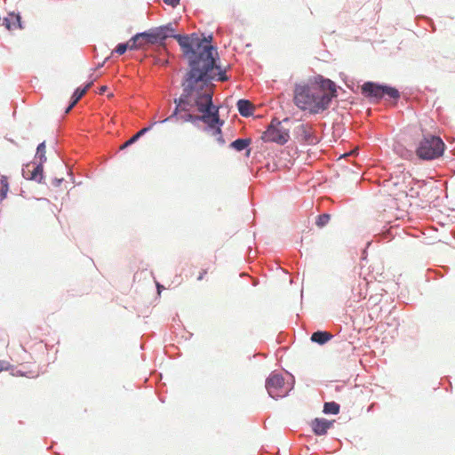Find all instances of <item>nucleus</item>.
<instances>
[{"label":"nucleus","mask_w":455,"mask_h":455,"mask_svg":"<svg viewBox=\"0 0 455 455\" xmlns=\"http://www.w3.org/2000/svg\"><path fill=\"white\" fill-rule=\"evenodd\" d=\"M229 80L220 55L213 57L211 50L204 51L196 64L188 68L181 77L182 92L173 99L172 116L178 115L182 107L185 109L188 106H218L213 100L214 82Z\"/></svg>","instance_id":"obj_1"},{"label":"nucleus","mask_w":455,"mask_h":455,"mask_svg":"<svg viewBox=\"0 0 455 455\" xmlns=\"http://www.w3.org/2000/svg\"><path fill=\"white\" fill-rule=\"evenodd\" d=\"M180 113L172 116V113L160 123L171 122L172 120H180L182 123H190L194 127L202 129L206 132H211L216 137V141L223 146L226 140L222 134V127L225 124L220 118V106H188L183 109L180 108Z\"/></svg>","instance_id":"obj_2"},{"label":"nucleus","mask_w":455,"mask_h":455,"mask_svg":"<svg viewBox=\"0 0 455 455\" xmlns=\"http://www.w3.org/2000/svg\"><path fill=\"white\" fill-rule=\"evenodd\" d=\"M293 102L302 111L310 115L321 114L328 110L332 103L325 92L313 88L309 84L296 83L293 90Z\"/></svg>","instance_id":"obj_3"},{"label":"nucleus","mask_w":455,"mask_h":455,"mask_svg":"<svg viewBox=\"0 0 455 455\" xmlns=\"http://www.w3.org/2000/svg\"><path fill=\"white\" fill-rule=\"evenodd\" d=\"M187 45L183 46V57L188 61V68L196 64L200 56L206 50H211L212 56H218V47L213 44V36L202 34V37L196 32L185 34Z\"/></svg>","instance_id":"obj_4"},{"label":"nucleus","mask_w":455,"mask_h":455,"mask_svg":"<svg viewBox=\"0 0 455 455\" xmlns=\"http://www.w3.org/2000/svg\"><path fill=\"white\" fill-rule=\"evenodd\" d=\"M446 145L443 139L436 134H423L417 144L415 154L420 161H433L443 156Z\"/></svg>","instance_id":"obj_5"},{"label":"nucleus","mask_w":455,"mask_h":455,"mask_svg":"<svg viewBox=\"0 0 455 455\" xmlns=\"http://www.w3.org/2000/svg\"><path fill=\"white\" fill-rule=\"evenodd\" d=\"M138 36L145 38L149 44H163L168 38H173L179 44L182 52L183 46L187 45V36H185V34L175 33V28L171 22L138 32Z\"/></svg>","instance_id":"obj_6"},{"label":"nucleus","mask_w":455,"mask_h":455,"mask_svg":"<svg viewBox=\"0 0 455 455\" xmlns=\"http://www.w3.org/2000/svg\"><path fill=\"white\" fill-rule=\"evenodd\" d=\"M260 139L265 143H275L283 146L290 140V131L282 125V122L278 118L274 117L267 125Z\"/></svg>","instance_id":"obj_7"},{"label":"nucleus","mask_w":455,"mask_h":455,"mask_svg":"<svg viewBox=\"0 0 455 455\" xmlns=\"http://www.w3.org/2000/svg\"><path fill=\"white\" fill-rule=\"evenodd\" d=\"M265 387L269 396L275 400L288 395V391L284 388V378L276 371H272L266 379Z\"/></svg>","instance_id":"obj_8"},{"label":"nucleus","mask_w":455,"mask_h":455,"mask_svg":"<svg viewBox=\"0 0 455 455\" xmlns=\"http://www.w3.org/2000/svg\"><path fill=\"white\" fill-rule=\"evenodd\" d=\"M308 84L316 90L323 92L327 90L328 92H325L332 101L338 97V90L341 89L334 81L322 75L314 76L309 79Z\"/></svg>","instance_id":"obj_9"},{"label":"nucleus","mask_w":455,"mask_h":455,"mask_svg":"<svg viewBox=\"0 0 455 455\" xmlns=\"http://www.w3.org/2000/svg\"><path fill=\"white\" fill-rule=\"evenodd\" d=\"M22 176L28 180L36 181L38 184H44V164L36 161L29 162L22 166Z\"/></svg>","instance_id":"obj_10"},{"label":"nucleus","mask_w":455,"mask_h":455,"mask_svg":"<svg viewBox=\"0 0 455 455\" xmlns=\"http://www.w3.org/2000/svg\"><path fill=\"white\" fill-rule=\"evenodd\" d=\"M382 87L383 83L366 81L361 86V93L371 103H379L381 101Z\"/></svg>","instance_id":"obj_11"},{"label":"nucleus","mask_w":455,"mask_h":455,"mask_svg":"<svg viewBox=\"0 0 455 455\" xmlns=\"http://www.w3.org/2000/svg\"><path fill=\"white\" fill-rule=\"evenodd\" d=\"M294 132L300 142L307 145H316L320 140L313 129H308L306 124L298 125Z\"/></svg>","instance_id":"obj_12"},{"label":"nucleus","mask_w":455,"mask_h":455,"mask_svg":"<svg viewBox=\"0 0 455 455\" xmlns=\"http://www.w3.org/2000/svg\"><path fill=\"white\" fill-rule=\"evenodd\" d=\"M335 420H330L324 418H315L310 423L312 432L316 436L325 435L328 430L333 427Z\"/></svg>","instance_id":"obj_13"},{"label":"nucleus","mask_w":455,"mask_h":455,"mask_svg":"<svg viewBox=\"0 0 455 455\" xmlns=\"http://www.w3.org/2000/svg\"><path fill=\"white\" fill-rule=\"evenodd\" d=\"M381 92V100H386L395 106L397 105L401 99V92L396 87L389 84L383 83Z\"/></svg>","instance_id":"obj_14"},{"label":"nucleus","mask_w":455,"mask_h":455,"mask_svg":"<svg viewBox=\"0 0 455 455\" xmlns=\"http://www.w3.org/2000/svg\"><path fill=\"white\" fill-rule=\"evenodd\" d=\"M138 36V33H136L127 42L117 44L114 52L118 55H124L127 51H139V44L137 41L140 36Z\"/></svg>","instance_id":"obj_15"},{"label":"nucleus","mask_w":455,"mask_h":455,"mask_svg":"<svg viewBox=\"0 0 455 455\" xmlns=\"http://www.w3.org/2000/svg\"><path fill=\"white\" fill-rule=\"evenodd\" d=\"M3 25L8 29L23 28L21 16L20 13L10 12L7 17L3 20Z\"/></svg>","instance_id":"obj_16"},{"label":"nucleus","mask_w":455,"mask_h":455,"mask_svg":"<svg viewBox=\"0 0 455 455\" xmlns=\"http://www.w3.org/2000/svg\"><path fill=\"white\" fill-rule=\"evenodd\" d=\"M236 108L239 114L243 117H250L253 116L254 109L251 102L247 99H240L236 102Z\"/></svg>","instance_id":"obj_17"},{"label":"nucleus","mask_w":455,"mask_h":455,"mask_svg":"<svg viewBox=\"0 0 455 455\" xmlns=\"http://www.w3.org/2000/svg\"><path fill=\"white\" fill-rule=\"evenodd\" d=\"M251 140L250 138H237L230 143L229 147L237 152L247 150V156H249L251 153Z\"/></svg>","instance_id":"obj_18"},{"label":"nucleus","mask_w":455,"mask_h":455,"mask_svg":"<svg viewBox=\"0 0 455 455\" xmlns=\"http://www.w3.org/2000/svg\"><path fill=\"white\" fill-rule=\"evenodd\" d=\"M333 338V335L327 331H315L312 333L310 339L313 343L324 345Z\"/></svg>","instance_id":"obj_19"},{"label":"nucleus","mask_w":455,"mask_h":455,"mask_svg":"<svg viewBox=\"0 0 455 455\" xmlns=\"http://www.w3.org/2000/svg\"><path fill=\"white\" fill-rule=\"evenodd\" d=\"M340 405L334 402H325L323 406V412L326 415H337L339 413Z\"/></svg>","instance_id":"obj_20"},{"label":"nucleus","mask_w":455,"mask_h":455,"mask_svg":"<svg viewBox=\"0 0 455 455\" xmlns=\"http://www.w3.org/2000/svg\"><path fill=\"white\" fill-rule=\"evenodd\" d=\"M45 149H46V144L45 141H43L39 143L36 147V152L35 155V160L39 159L37 163H42L44 164L46 162V156H45Z\"/></svg>","instance_id":"obj_21"},{"label":"nucleus","mask_w":455,"mask_h":455,"mask_svg":"<svg viewBox=\"0 0 455 455\" xmlns=\"http://www.w3.org/2000/svg\"><path fill=\"white\" fill-rule=\"evenodd\" d=\"M9 187L8 178L2 175L0 178V201H3L7 197Z\"/></svg>","instance_id":"obj_22"},{"label":"nucleus","mask_w":455,"mask_h":455,"mask_svg":"<svg viewBox=\"0 0 455 455\" xmlns=\"http://www.w3.org/2000/svg\"><path fill=\"white\" fill-rule=\"evenodd\" d=\"M330 220H331L330 213L324 212V213L319 214L315 219V225L319 228H323L329 223Z\"/></svg>","instance_id":"obj_23"},{"label":"nucleus","mask_w":455,"mask_h":455,"mask_svg":"<svg viewBox=\"0 0 455 455\" xmlns=\"http://www.w3.org/2000/svg\"><path fill=\"white\" fill-rule=\"evenodd\" d=\"M162 120L156 122V121H154L152 122L149 125L140 129L139 132H136L137 136L140 139L142 136H144L146 133H148L149 131L152 130V128L156 124H161Z\"/></svg>","instance_id":"obj_24"},{"label":"nucleus","mask_w":455,"mask_h":455,"mask_svg":"<svg viewBox=\"0 0 455 455\" xmlns=\"http://www.w3.org/2000/svg\"><path fill=\"white\" fill-rule=\"evenodd\" d=\"M85 93L86 88H81L80 86H78L75 89L71 96L76 99V100H80Z\"/></svg>","instance_id":"obj_25"},{"label":"nucleus","mask_w":455,"mask_h":455,"mask_svg":"<svg viewBox=\"0 0 455 455\" xmlns=\"http://www.w3.org/2000/svg\"><path fill=\"white\" fill-rule=\"evenodd\" d=\"M140 140V138L137 136V134H133L129 140H127L121 147V149H125L128 147L133 145L135 142H137Z\"/></svg>","instance_id":"obj_26"},{"label":"nucleus","mask_w":455,"mask_h":455,"mask_svg":"<svg viewBox=\"0 0 455 455\" xmlns=\"http://www.w3.org/2000/svg\"><path fill=\"white\" fill-rule=\"evenodd\" d=\"M64 181L63 178H53L51 181V185L54 188H58Z\"/></svg>","instance_id":"obj_27"},{"label":"nucleus","mask_w":455,"mask_h":455,"mask_svg":"<svg viewBox=\"0 0 455 455\" xmlns=\"http://www.w3.org/2000/svg\"><path fill=\"white\" fill-rule=\"evenodd\" d=\"M12 366L6 361L0 360V372L4 370L8 371Z\"/></svg>","instance_id":"obj_28"},{"label":"nucleus","mask_w":455,"mask_h":455,"mask_svg":"<svg viewBox=\"0 0 455 455\" xmlns=\"http://www.w3.org/2000/svg\"><path fill=\"white\" fill-rule=\"evenodd\" d=\"M180 0H164V3L171 7H176L180 4Z\"/></svg>","instance_id":"obj_29"},{"label":"nucleus","mask_w":455,"mask_h":455,"mask_svg":"<svg viewBox=\"0 0 455 455\" xmlns=\"http://www.w3.org/2000/svg\"><path fill=\"white\" fill-rule=\"evenodd\" d=\"M137 43H138V44H139V50H142V49H144L145 45H146L147 44H148V43L146 41V39H145V38H143V37H140V38L138 39Z\"/></svg>","instance_id":"obj_30"},{"label":"nucleus","mask_w":455,"mask_h":455,"mask_svg":"<svg viewBox=\"0 0 455 455\" xmlns=\"http://www.w3.org/2000/svg\"><path fill=\"white\" fill-rule=\"evenodd\" d=\"M12 376H25V372L20 370L12 369Z\"/></svg>","instance_id":"obj_31"},{"label":"nucleus","mask_w":455,"mask_h":455,"mask_svg":"<svg viewBox=\"0 0 455 455\" xmlns=\"http://www.w3.org/2000/svg\"><path fill=\"white\" fill-rule=\"evenodd\" d=\"M207 274V269H203L200 273H199V275L197 276V280L198 281H201L204 279V275Z\"/></svg>","instance_id":"obj_32"},{"label":"nucleus","mask_w":455,"mask_h":455,"mask_svg":"<svg viewBox=\"0 0 455 455\" xmlns=\"http://www.w3.org/2000/svg\"><path fill=\"white\" fill-rule=\"evenodd\" d=\"M107 91H108V86L107 85H101L99 88V93L100 94H104Z\"/></svg>","instance_id":"obj_33"},{"label":"nucleus","mask_w":455,"mask_h":455,"mask_svg":"<svg viewBox=\"0 0 455 455\" xmlns=\"http://www.w3.org/2000/svg\"><path fill=\"white\" fill-rule=\"evenodd\" d=\"M78 101L79 100H76V99L71 96L68 104H70L71 107H75Z\"/></svg>","instance_id":"obj_34"},{"label":"nucleus","mask_w":455,"mask_h":455,"mask_svg":"<svg viewBox=\"0 0 455 455\" xmlns=\"http://www.w3.org/2000/svg\"><path fill=\"white\" fill-rule=\"evenodd\" d=\"M78 101L79 100H76V99L71 96L68 104H70L71 107H75Z\"/></svg>","instance_id":"obj_35"},{"label":"nucleus","mask_w":455,"mask_h":455,"mask_svg":"<svg viewBox=\"0 0 455 455\" xmlns=\"http://www.w3.org/2000/svg\"><path fill=\"white\" fill-rule=\"evenodd\" d=\"M93 82L92 81H90L88 83H86L84 86H80L81 88H86V92L91 88V86L92 85Z\"/></svg>","instance_id":"obj_36"},{"label":"nucleus","mask_w":455,"mask_h":455,"mask_svg":"<svg viewBox=\"0 0 455 455\" xmlns=\"http://www.w3.org/2000/svg\"><path fill=\"white\" fill-rule=\"evenodd\" d=\"M164 287L160 284L159 283H156V290H157V292L160 293L162 291V290H164Z\"/></svg>","instance_id":"obj_37"},{"label":"nucleus","mask_w":455,"mask_h":455,"mask_svg":"<svg viewBox=\"0 0 455 455\" xmlns=\"http://www.w3.org/2000/svg\"><path fill=\"white\" fill-rule=\"evenodd\" d=\"M74 107H71L70 104H68L66 108H65V113H68L71 111V109L73 108Z\"/></svg>","instance_id":"obj_38"},{"label":"nucleus","mask_w":455,"mask_h":455,"mask_svg":"<svg viewBox=\"0 0 455 455\" xmlns=\"http://www.w3.org/2000/svg\"><path fill=\"white\" fill-rule=\"evenodd\" d=\"M416 184H418V185H419V187H420V188H421L423 185H425V184H426V181H425V180H417V181H416Z\"/></svg>","instance_id":"obj_39"},{"label":"nucleus","mask_w":455,"mask_h":455,"mask_svg":"<svg viewBox=\"0 0 455 455\" xmlns=\"http://www.w3.org/2000/svg\"><path fill=\"white\" fill-rule=\"evenodd\" d=\"M106 60H104L103 62H101V63H99V64L97 65V67H96V69H100V68H101L104 66V64H105Z\"/></svg>","instance_id":"obj_40"},{"label":"nucleus","mask_w":455,"mask_h":455,"mask_svg":"<svg viewBox=\"0 0 455 455\" xmlns=\"http://www.w3.org/2000/svg\"><path fill=\"white\" fill-rule=\"evenodd\" d=\"M290 121H291L290 117H285L281 122H282V124H285V123H289Z\"/></svg>","instance_id":"obj_41"},{"label":"nucleus","mask_w":455,"mask_h":455,"mask_svg":"<svg viewBox=\"0 0 455 455\" xmlns=\"http://www.w3.org/2000/svg\"><path fill=\"white\" fill-rule=\"evenodd\" d=\"M427 20H428L430 23H433L432 20H429V18H427Z\"/></svg>","instance_id":"obj_42"},{"label":"nucleus","mask_w":455,"mask_h":455,"mask_svg":"<svg viewBox=\"0 0 455 455\" xmlns=\"http://www.w3.org/2000/svg\"><path fill=\"white\" fill-rule=\"evenodd\" d=\"M427 20H428L430 23H433L432 20H429V18H427Z\"/></svg>","instance_id":"obj_43"}]
</instances>
